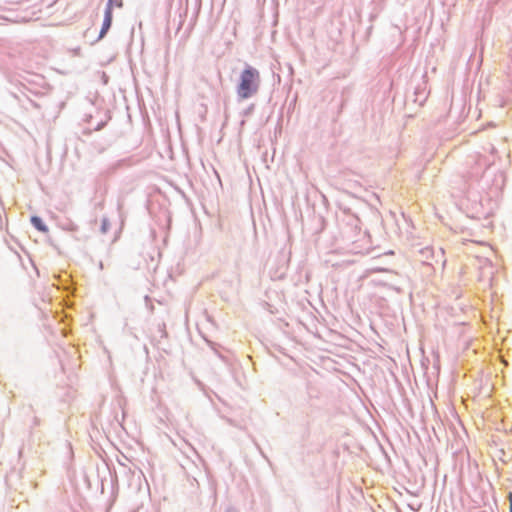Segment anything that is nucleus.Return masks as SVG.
<instances>
[{
	"label": "nucleus",
	"mask_w": 512,
	"mask_h": 512,
	"mask_svg": "<svg viewBox=\"0 0 512 512\" xmlns=\"http://www.w3.org/2000/svg\"><path fill=\"white\" fill-rule=\"evenodd\" d=\"M260 85V72L255 67L246 64L239 75V82L236 86L238 101L247 100L257 95Z\"/></svg>",
	"instance_id": "1"
},
{
	"label": "nucleus",
	"mask_w": 512,
	"mask_h": 512,
	"mask_svg": "<svg viewBox=\"0 0 512 512\" xmlns=\"http://www.w3.org/2000/svg\"><path fill=\"white\" fill-rule=\"evenodd\" d=\"M112 7H113V0H108V3H107L106 8H105L104 20H103L102 28H101L100 33H99V39H102L107 34L109 29L111 28L112 18H113V16H112Z\"/></svg>",
	"instance_id": "2"
},
{
	"label": "nucleus",
	"mask_w": 512,
	"mask_h": 512,
	"mask_svg": "<svg viewBox=\"0 0 512 512\" xmlns=\"http://www.w3.org/2000/svg\"><path fill=\"white\" fill-rule=\"evenodd\" d=\"M477 168L471 172V177H478L481 172H482V168L484 167V169H487L491 164L492 162L490 161H487L486 159L480 157L478 160H477Z\"/></svg>",
	"instance_id": "3"
},
{
	"label": "nucleus",
	"mask_w": 512,
	"mask_h": 512,
	"mask_svg": "<svg viewBox=\"0 0 512 512\" xmlns=\"http://www.w3.org/2000/svg\"><path fill=\"white\" fill-rule=\"evenodd\" d=\"M30 221H31V224L33 225V227L35 229H37L38 231H40V232L48 231V227L44 224V222L42 221V219L40 217L32 216Z\"/></svg>",
	"instance_id": "4"
},
{
	"label": "nucleus",
	"mask_w": 512,
	"mask_h": 512,
	"mask_svg": "<svg viewBox=\"0 0 512 512\" xmlns=\"http://www.w3.org/2000/svg\"><path fill=\"white\" fill-rule=\"evenodd\" d=\"M420 253L422 255L423 261L426 262L430 257L433 256V249L430 247H426L420 250Z\"/></svg>",
	"instance_id": "5"
},
{
	"label": "nucleus",
	"mask_w": 512,
	"mask_h": 512,
	"mask_svg": "<svg viewBox=\"0 0 512 512\" xmlns=\"http://www.w3.org/2000/svg\"><path fill=\"white\" fill-rule=\"evenodd\" d=\"M109 227H110L109 220L107 218H103L102 223H101V232L104 234L107 233L109 230Z\"/></svg>",
	"instance_id": "6"
},
{
	"label": "nucleus",
	"mask_w": 512,
	"mask_h": 512,
	"mask_svg": "<svg viewBox=\"0 0 512 512\" xmlns=\"http://www.w3.org/2000/svg\"><path fill=\"white\" fill-rule=\"evenodd\" d=\"M113 5L117 6V7H122L123 3H122V0H113Z\"/></svg>",
	"instance_id": "7"
},
{
	"label": "nucleus",
	"mask_w": 512,
	"mask_h": 512,
	"mask_svg": "<svg viewBox=\"0 0 512 512\" xmlns=\"http://www.w3.org/2000/svg\"><path fill=\"white\" fill-rule=\"evenodd\" d=\"M508 500H509V504H510V512H512V492H510L508 494Z\"/></svg>",
	"instance_id": "8"
},
{
	"label": "nucleus",
	"mask_w": 512,
	"mask_h": 512,
	"mask_svg": "<svg viewBox=\"0 0 512 512\" xmlns=\"http://www.w3.org/2000/svg\"><path fill=\"white\" fill-rule=\"evenodd\" d=\"M253 109H254V105H251V106H250V107H249V108L244 112V114H245V115L250 114V113L253 111Z\"/></svg>",
	"instance_id": "9"
},
{
	"label": "nucleus",
	"mask_w": 512,
	"mask_h": 512,
	"mask_svg": "<svg viewBox=\"0 0 512 512\" xmlns=\"http://www.w3.org/2000/svg\"><path fill=\"white\" fill-rule=\"evenodd\" d=\"M226 512H237V510L233 507H228Z\"/></svg>",
	"instance_id": "10"
},
{
	"label": "nucleus",
	"mask_w": 512,
	"mask_h": 512,
	"mask_svg": "<svg viewBox=\"0 0 512 512\" xmlns=\"http://www.w3.org/2000/svg\"><path fill=\"white\" fill-rule=\"evenodd\" d=\"M490 150H491V153H494L495 152V147L491 145Z\"/></svg>",
	"instance_id": "11"
},
{
	"label": "nucleus",
	"mask_w": 512,
	"mask_h": 512,
	"mask_svg": "<svg viewBox=\"0 0 512 512\" xmlns=\"http://www.w3.org/2000/svg\"><path fill=\"white\" fill-rule=\"evenodd\" d=\"M121 209H122V204H121V203H119V204H118V210H119V212H120V213H121Z\"/></svg>",
	"instance_id": "12"
}]
</instances>
